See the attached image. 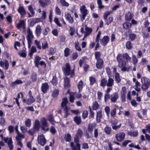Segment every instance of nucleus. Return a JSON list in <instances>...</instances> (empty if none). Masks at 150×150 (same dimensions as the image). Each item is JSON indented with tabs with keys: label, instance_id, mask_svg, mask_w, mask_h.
I'll return each mask as SVG.
<instances>
[{
	"label": "nucleus",
	"instance_id": "f257e3e1",
	"mask_svg": "<svg viewBox=\"0 0 150 150\" xmlns=\"http://www.w3.org/2000/svg\"><path fill=\"white\" fill-rule=\"evenodd\" d=\"M62 69L64 74L67 76H70L71 78L74 76V68L72 69H71V66L68 63H66L64 66L63 67Z\"/></svg>",
	"mask_w": 150,
	"mask_h": 150
},
{
	"label": "nucleus",
	"instance_id": "f03ea898",
	"mask_svg": "<svg viewBox=\"0 0 150 150\" xmlns=\"http://www.w3.org/2000/svg\"><path fill=\"white\" fill-rule=\"evenodd\" d=\"M141 82L142 83V89L143 91L147 90L150 86V80L146 77L141 79Z\"/></svg>",
	"mask_w": 150,
	"mask_h": 150
},
{
	"label": "nucleus",
	"instance_id": "7ed1b4c3",
	"mask_svg": "<svg viewBox=\"0 0 150 150\" xmlns=\"http://www.w3.org/2000/svg\"><path fill=\"white\" fill-rule=\"evenodd\" d=\"M79 137L76 135L74 137V142L76 143V146L73 142L70 143V146L72 150H80V145L79 143Z\"/></svg>",
	"mask_w": 150,
	"mask_h": 150
},
{
	"label": "nucleus",
	"instance_id": "20e7f679",
	"mask_svg": "<svg viewBox=\"0 0 150 150\" xmlns=\"http://www.w3.org/2000/svg\"><path fill=\"white\" fill-rule=\"evenodd\" d=\"M27 32L28 34L26 38L28 42V48H29L30 47L32 43V41L33 39L34 36L33 35V32L30 28H28L27 29Z\"/></svg>",
	"mask_w": 150,
	"mask_h": 150
},
{
	"label": "nucleus",
	"instance_id": "39448f33",
	"mask_svg": "<svg viewBox=\"0 0 150 150\" xmlns=\"http://www.w3.org/2000/svg\"><path fill=\"white\" fill-rule=\"evenodd\" d=\"M40 122L42 130L44 132L48 131L49 128L47 120L45 117H42L40 120Z\"/></svg>",
	"mask_w": 150,
	"mask_h": 150
},
{
	"label": "nucleus",
	"instance_id": "423d86ee",
	"mask_svg": "<svg viewBox=\"0 0 150 150\" xmlns=\"http://www.w3.org/2000/svg\"><path fill=\"white\" fill-rule=\"evenodd\" d=\"M116 58L118 63V66L120 67H124L126 66L127 62L122 59V55L121 54H118Z\"/></svg>",
	"mask_w": 150,
	"mask_h": 150
},
{
	"label": "nucleus",
	"instance_id": "0eeeda50",
	"mask_svg": "<svg viewBox=\"0 0 150 150\" xmlns=\"http://www.w3.org/2000/svg\"><path fill=\"white\" fill-rule=\"evenodd\" d=\"M37 140L38 143L42 146H44L47 142L45 136L42 134L38 135Z\"/></svg>",
	"mask_w": 150,
	"mask_h": 150
},
{
	"label": "nucleus",
	"instance_id": "6e6552de",
	"mask_svg": "<svg viewBox=\"0 0 150 150\" xmlns=\"http://www.w3.org/2000/svg\"><path fill=\"white\" fill-rule=\"evenodd\" d=\"M80 10L81 13L82 14L81 18L83 20H84L88 13V10L86 9V6L84 5H82L80 7Z\"/></svg>",
	"mask_w": 150,
	"mask_h": 150
},
{
	"label": "nucleus",
	"instance_id": "1a4fd4ad",
	"mask_svg": "<svg viewBox=\"0 0 150 150\" xmlns=\"http://www.w3.org/2000/svg\"><path fill=\"white\" fill-rule=\"evenodd\" d=\"M68 103L67 99L66 98H64L63 99V101L61 103L62 107L64 108L63 110L66 113V115L65 116V117H67V115L68 109L66 106L67 103Z\"/></svg>",
	"mask_w": 150,
	"mask_h": 150
},
{
	"label": "nucleus",
	"instance_id": "9d476101",
	"mask_svg": "<svg viewBox=\"0 0 150 150\" xmlns=\"http://www.w3.org/2000/svg\"><path fill=\"white\" fill-rule=\"evenodd\" d=\"M125 136V135L124 132H120L116 134L115 138L117 141L121 142L124 139Z\"/></svg>",
	"mask_w": 150,
	"mask_h": 150
},
{
	"label": "nucleus",
	"instance_id": "9b49d317",
	"mask_svg": "<svg viewBox=\"0 0 150 150\" xmlns=\"http://www.w3.org/2000/svg\"><path fill=\"white\" fill-rule=\"evenodd\" d=\"M39 3L42 8H46L50 4L51 1L50 0H38Z\"/></svg>",
	"mask_w": 150,
	"mask_h": 150
},
{
	"label": "nucleus",
	"instance_id": "f8f14e48",
	"mask_svg": "<svg viewBox=\"0 0 150 150\" xmlns=\"http://www.w3.org/2000/svg\"><path fill=\"white\" fill-rule=\"evenodd\" d=\"M110 40L109 37L108 36H104L100 40V44L103 46L106 45Z\"/></svg>",
	"mask_w": 150,
	"mask_h": 150
},
{
	"label": "nucleus",
	"instance_id": "ddd939ff",
	"mask_svg": "<svg viewBox=\"0 0 150 150\" xmlns=\"http://www.w3.org/2000/svg\"><path fill=\"white\" fill-rule=\"evenodd\" d=\"M42 31V27L40 25H37L35 27V31L36 35L37 37H39Z\"/></svg>",
	"mask_w": 150,
	"mask_h": 150
},
{
	"label": "nucleus",
	"instance_id": "4468645a",
	"mask_svg": "<svg viewBox=\"0 0 150 150\" xmlns=\"http://www.w3.org/2000/svg\"><path fill=\"white\" fill-rule=\"evenodd\" d=\"M64 87L65 88H68L71 86L70 80L67 77H66L64 79Z\"/></svg>",
	"mask_w": 150,
	"mask_h": 150
},
{
	"label": "nucleus",
	"instance_id": "2eb2a0df",
	"mask_svg": "<svg viewBox=\"0 0 150 150\" xmlns=\"http://www.w3.org/2000/svg\"><path fill=\"white\" fill-rule=\"evenodd\" d=\"M49 87V85L47 83H42L41 86L42 92L44 93H46L48 90Z\"/></svg>",
	"mask_w": 150,
	"mask_h": 150
},
{
	"label": "nucleus",
	"instance_id": "dca6fc26",
	"mask_svg": "<svg viewBox=\"0 0 150 150\" xmlns=\"http://www.w3.org/2000/svg\"><path fill=\"white\" fill-rule=\"evenodd\" d=\"M40 127V123L39 121L38 120H35V121L34 124L33 128L35 130L38 132L39 130Z\"/></svg>",
	"mask_w": 150,
	"mask_h": 150
},
{
	"label": "nucleus",
	"instance_id": "f3484780",
	"mask_svg": "<svg viewBox=\"0 0 150 150\" xmlns=\"http://www.w3.org/2000/svg\"><path fill=\"white\" fill-rule=\"evenodd\" d=\"M103 61L102 59L97 60L96 65L97 68L101 69L103 67Z\"/></svg>",
	"mask_w": 150,
	"mask_h": 150
},
{
	"label": "nucleus",
	"instance_id": "a211bd4d",
	"mask_svg": "<svg viewBox=\"0 0 150 150\" xmlns=\"http://www.w3.org/2000/svg\"><path fill=\"white\" fill-rule=\"evenodd\" d=\"M65 17L66 19L68 21L69 23H72L74 22V20L70 14L68 13H65Z\"/></svg>",
	"mask_w": 150,
	"mask_h": 150
},
{
	"label": "nucleus",
	"instance_id": "6ab92c4d",
	"mask_svg": "<svg viewBox=\"0 0 150 150\" xmlns=\"http://www.w3.org/2000/svg\"><path fill=\"white\" fill-rule=\"evenodd\" d=\"M119 97V96L117 93H114L111 95L110 100L111 102L114 103L116 102Z\"/></svg>",
	"mask_w": 150,
	"mask_h": 150
},
{
	"label": "nucleus",
	"instance_id": "aec40b11",
	"mask_svg": "<svg viewBox=\"0 0 150 150\" xmlns=\"http://www.w3.org/2000/svg\"><path fill=\"white\" fill-rule=\"evenodd\" d=\"M4 65L5 66V69L7 70L8 69L9 67L8 62L7 60H5L4 62H2V61L0 62V66L1 67H4Z\"/></svg>",
	"mask_w": 150,
	"mask_h": 150
},
{
	"label": "nucleus",
	"instance_id": "412c9836",
	"mask_svg": "<svg viewBox=\"0 0 150 150\" xmlns=\"http://www.w3.org/2000/svg\"><path fill=\"white\" fill-rule=\"evenodd\" d=\"M25 23L24 20H21L19 23L16 25V27L19 29L21 28H24L25 27Z\"/></svg>",
	"mask_w": 150,
	"mask_h": 150
},
{
	"label": "nucleus",
	"instance_id": "4be33fe9",
	"mask_svg": "<svg viewBox=\"0 0 150 150\" xmlns=\"http://www.w3.org/2000/svg\"><path fill=\"white\" fill-rule=\"evenodd\" d=\"M97 125L96 123L93 122L92 124H89L88 125V132H92L93 129L96 127Z\"/></svg>",
	"mask_w": 150,
	"mask_h": 150
},
{
	"label": "nucleus",
	"instance_id": "5701e85b",
	"mask_svg": "<svg viewBox=\"0 0 150 150\" xmlns=\"http://www.w3.org/2000/svg\"><path fill=\"white\" fill-rule=\"evenodd\" d=\"M17 11L22 16H23L26 14L25 11L23 6H19L17 9Z\"/></svg>",
	"mask_w": 150,
	"mask_h": 150
},
{
	"label": "nucleus",
	"instance_id": "b1692460",
	"mask_svg": "<svg viewBox=\"0 0 150 150\" xmlns=\"http://www.w3.org/2000/svg\"><path fill=\"white\" fill-rule=\"evenodd\" d=\"M96 121L97 122L99 123L101 121L102 117V112L101 111H98L96 113Z\"/></svg>",
	"mask_w": 150,
	"mask_h": 150
},
{
	"label": "nucleus",
	"instance_id": "393cba45",
	"mask_svg": "<svg viewBox=\"0 0 150 150\" xmlns=\"http://www.w3.org/2000/svg\"><path fill=\"white\" fill-rule=\"evenodd\" d=\"M123 59L125 60L126 62H128L130 61L131 57L129 56L128 54L126 53H124L122 56Z\"/></svg>",
	"mask_w": 150,
	"mask_h": 150
},
{
	"label": "nucleus",
	"instance_id": "a878e982",
	"mask_svg": "<svg viewBox=\"0 0 150 150\" xmlns=\"http://www.w3.org/2000/svg\"><path fill=\"white\" fill-rule=\"evenodd\" d=\"M47 120L52 125H54L56 122L55 121L54 117L51 114H50L47 116Z\"/></svg>",
	"mask_w": 150,
	"mask_h": 150
},
{
	"label": "nucleus",
	"instance_id": "bb28decb",
	"mask_svg": "<svg viewBox=\"0 0 150 150\" xmlns=\"http://www.w3.org/2000/svg\"><path fill=\"white\" fill-rule=\"evenodd\" d=\"M132 16V14L130 12L128 11L125 15V19L127 21H129L131 20Z\"/></svg>",
	"mask_w": 150,
	"mask_h": 150
},
{
	"label": "nucleus",
	"instance_id": "cd10ccee",
	"mask_svg": "<svg viewBox=\"0 0 150 150\" xmlns=\"http://www.w3.org/2000/svg\"><path fill=\"white\" fill-rule=\"evenodd\" d=\"M84 86V83H83L82 80H81L78 82V84L77 85V87L79 89V92H80L82 91L83 87Z\"/></svg>",
	"mask_w": 150,
	"mask_h": 150
},
{
	"label": "nucleus",
	"instance_id": "c85d7f7f",
	"mask_svg": "<svg viewBox=\"0 0 150 150\" xmlns=\"http://www.w3.org/2000/svg\"><path fill=\"white\" fill-rule=\"evenodd\" d=\"M85 30L86 31L85 33V37H87L90 34L92 31V28H89L86 26H85Z\"/></svg>",
	"mask_w": 150,
	"mask_h": 150
},
{
	"label": "nucleus",
	"instance_id": "c756f323",
	"mask_svg": "<svg viewBox=\"0 0 150 150\" xmlns=\"http://www.w3.org/2000/svg\"><path fill=\"white\" fill-rule=\"evenodd\" d=\"M126 93V87H123L122 88L121 91V97L122 99H125Z\"/></svg>",
	"mask_w": 150,
	"mask_h": 150
},
{
	"label": "nucleus",
	"instance_id": "7c9ffc66",
	"mask_svg": "<svg viewBox=\"0 0 150 150\" xmlns=\"http://www.w3.org/2000/svg\"><path fill=\"white\" fill-rule=\"evenodd\" d=\"M114 80L111 78L109 77L107 82V86L108 87H111L114 84Z\"/></svg>",
	"mask_w": 150,
	"mask_h": 150
},
{
	"label": "nucleus",
	"instance_id": "2f4dec72",
	"mask_svg": "<svg viewBox=\"0 0 150 150\" xmlns=\"http://www.w3.org/2000/svg\"><path fill=\"white\" fill-rule=\"evenodd\" d=\"M87 59V57L86 56H84L80 59L79 64L80 67H81L83 64L86 62V60Z\"/></svg>",
	"mask_w": 150,
	"mask_h": 150
},
{
	"label": "nucleus",
	"instance_id": "473e14b6",
	"mask_svg": "<svg viewBox=\"0 0 150 150\" xmlns=\"http://www.w3.org/2000/svg\"><path fill=\"white\" fill-rule=\"evenodd\" d=\"M93 109L94 110H97L99 108V105L96 101L93 102L92 106Z\"/></svg>",
	"mask_w": 150,
	"mask_h": 150
},
{
	"label": "nucleus",
	"instance_id": "72a5a7b5",
	"mask_svg": "<svg viewBox=\"0 0 150 150\" xmlns=\"http://www.w3.org/2000/svg\"><path fill=\"white\" fill-rule=\"evenodd\" d=\"M37 49L36 47L34 46H32L30 50L29 51V55L30 56V57H31L33 55V53L36 52Z\"/></svg>",
	"mask_w": 150,
	"mask_h": 150
},
{
	"label": "nucleus",
	"instance_id": "f704fd0d",
	"mask_svg": "<svg viewBox=\"0 0 150 150\" xmlns=\"http://www.w3.org/2000/svg\"><path fill=\"white\" fill-rule=\"evenodd\" d=\"M41 58L38 56H36L34 59V63L35 64V66L38 67L39 65V61L41 60Z\"/></svg>",
	"mask_w": 150,
	"mask_h": 150
},
{
	"label": "nucleus",
	"instance_id": "c9c22d12",
	"mask_svg": "<svg viewBox=\"0 0 150 150\" xmlns=\"http://www.w3.org/2000/svg\"><path fill=\"white\" fill-rule=\"evenodd\" d=\"M29 97V98L27 99V104L29 105L35 102V100L33 96Z\"/></svg>",
	"mask_w": 150,
	"mask_h": 150
},
{
	"label": "nucleus",
	"instance_id": "e433bc0d",
	"mask_svg": "<svg viewBox=\"0 0 150 150\" xmlns=\"http://www.w3.org/2000/svg\"><path fill=\"white\" fill-rule=\"evenodd\" d=\"M23 83L22 81L18 79L15 81L11 82V86L12 87H14L16 85L21 84Z\"/></svg>",
	"mask_w": 150,
	"mask_h": 150
},
{
	"label": "nucleus",
	"instance_id": "4c0bfd02",
	"mask_svg": "<svg viewBox=\"0 0 150 150\" xmlns=\"http://www.w3.org/2000/svg\"><path fill=\"white\" fill-rule=\"evenodd\" d=\"M140 86V84L139 82L138 81H137L135 83L134 86V89L136 91L138 92H139L140 91L141 89L139 88Z\"/></svg>",
	"mask_w": 150,
	"mask_h": 150
},
{
	"label": "nucleus",
	"instance_id": "58836bf2",
	"mask_svg": "<svg viewBox=\"0 0 150 150\" xmlns=\"http://www.w3.org/2000/svg\"><path fill=\"white\" fill-rule=\"evenodd\" d=\"M25 125L26 127H30L31 125V120L29 119H27L24 122Z\"/></svg>",
	"mask_w": 150,
	"mask_h": 150
},
{
	"label": "nucleus",
	"instance_id": "ea45409f",
	"mask_svg": "<svg viewBox=\"0 0 150 150\" xmlns=\"http://www.w3.org/2000/svg\"><path fill=\"white\" fill-rule=\"evenodd\" d=\"M117 122L114 123L113 122H112V129L115 130H116L117 129L120 128L121 125V124L120 123L118 125H115L117 124Z\"/></svg>",
	"mask_w": 150,
	"mask_h": 150
},
{
	"label": "nucleus",
	"instance_id": "a19ab883",
	"mask_svg": "<svg viewBox=\"0 0 150 150\" xmlns=\"http://www.w3.org/2000/svg\"><path fill=\"white\" fill-rule=\"evenodd\" d=\"M107 80L105 79H101L100 85L103 87H104L105 86H107Z\"/></svg>",
	"mask_w": 150,
	"mask_h": 150
},
{
	"label": "nucleus",
	"instance_id": "79ce46f5",
	"mask_svg": "<svg viewBox=\"0 0 150 150\" xmlns=\"http://www.w3.org/2000/svg\"><path fill=\"white\" fill-rule=\"evenodd\" d=\"M12 141L11 138H10L8 142V144L9 148V150H12L13 148V146L12 144Z\"/></svg>",
	"mask_w": 150,
	"mask_h": 150
},
{
	"label": "nucleus",
	"instance_id": "37998d69",
	"mask_svg": "<svg viewBox=\"0 0 150 150\" xmlns=\"http://www.w3.org/2000/svg\"><path fill=\"white\" fill-rule=\"evenodd\" d=\"M74 120L78 125L80 124L81 122V119L80 117L76 116L74 118Z\"/></svg>",
	"mask_w": 150,
	"mask_h": 150
},
{
	"label": "nucleus",
	"instance_id": "c03bdc74",
	"mask_svg": "<svg viewBox=\"0 0 150 150\" xmlns=\"http://www.w3.org/2000/svg\"><path fill=\"white\" fill-rule=\"evenodd\" d=\"M128 134L131 136L134 137H137L138 136V131H137L134 132H128Z\"/></svg>",
	"mask_w": 150,
	"mask_h": 150
},
{
	"label": "nucleus",
	"instance_id": "a18cd8bd",
	"mask_svg": "<svg viewBox=\"0 0 150 150\" xmlns=\"http://www.w3.org/2000/svg\"><path fill=\"white\" fill-rule=\"evenodd\" d=\"M132 26V24L128 22H125L123 24V27L126 29L130 28Z\"/></svg>",
	"mask_w": 150,
	"mask_h": 150
},
{
	"label": "nucleus",
	"instance_id": "49530a36",
	"mask_svg": "<svg viewBox=\"0 0 150 150\" xmlns=\"http://www.w3.org/2000/svg\"><path fill=\"white\" fill-rule=\"evenodd\" d=\"M71 136L69 134H65L64 137V139L66 142H70L71 140Z\"/></svg>",
	"mask_w": 150,
	"mask_h": 150
},
{
	"label": "nucleus",
	"instance_id": "de8ad7c7",
	"mask_svg": "<svg viewBox=\"0 0 150 150\" xmlns=\"http://www.w3.org/2000/svg\"><path fill=\"white\" fill-rule=\"evenodd\" d=\"M41 47L42 50H45L48 48V45L47 41H45L42 43Z\"/></svg>",
	"mask_w": 150,
	"mask_h": 150
},
{
	"label": "nucleus",
	"instance_id": "09e8293b",
	"mask_svg": "<svg viewBox=\"0 0 150 150\" xmlns=\"http://www.w3.org/2000/svg\"><path fill=\"white\" fill-rule=\"evenodd\" d=\"M60 3L62 6L64 7H68L69 6V4L65 0H60Z\"/></svg>",
	"mask_w": 150,
	"mask_h": 150
},
{
	"label": "nucleus",
	"instance_id": "8fccbe9b",
	"mask_svg": "<svg viewBox=\"0 0 150 150\" xmlns=\"http://www.w3.org/2000/svg\"><path fill=\"white\" fill-rule=\"evenodd\" d=\"M30 79L33 82L37 80V74L36 73H33L30 76Z\"/></svg>",
	"mask_w": 150,
	"mask_h": 150
},
{
	"label": "nucleus",
	"instance_id": "3c124183",
	"mask_svg": "<svg viewBox=\"0 0 150 150\" xmlns=\"http://www.w3.org/2000/svg\"><path fill=\"white\" fill-rule=\"evenodd\" d=\"M64 56L67 57L70 54V49L68 48H66L64 50Z\"/></svg>",
	"mask_w": 150,
	"mask_h": 150
},
{
	"label": "nucleus",
	"instance_id": "603ef678",
	"mask_svg": "<svg viewBox=\"0 0 150 150\" xmlns=\"http://www.w3.org/2000/svg\"><path fill=\"white\" fill-rule=\"evenodd\" d=\"M89 81H90V84L91 86H92L96 82V80L95 78L91 76L89 78Z\"/></svg>",
	"mask_w": 150,
	"mask_h": 150
},
{
	"label": "nucleus",
	"instance_id": "864d4df0",
	"mask_svg": "<svg viewBox=\"0 0 150 150\" xmlns=\"http://www.w3.org/2000/svg\"><path fill=\"white\" fill-rule=\"evenodd\" d=\"M24 137L25 136L24 135L21 133H18L16 137V140H21L22 139H23Z\"/></svg>",
	"mask_w": 150,
	"mask_h": 150
},
{
	"label": "nucleus",
	"instance_id": "5fc2aeb1",
	"mask_svg": "<svg viewBox=\"0 0 150 150\" xmlns=\"http://www.w3.org/2000/svg\"><path fill=\"white\" fill-rule=\"evenodd\" d=\"M115 81L119 83L120 82L121 79L120 77L119 74L118 73H116L115 74Z\"/></svg>",
	"mask_w": 150,
	"mask_h": 150
},
{
	"label": "nucleus",
	"instance_id": "6e6d98bb",
	"mask_svg": "<svg viewBox=\"0 0 150 150\" xmlns=\"http://www.w3.org/2000/svg\"><path fill=\"white\" fill-rule=\"evenodd\" d=\"M97 3L98 6V8L100 9L103 8L104 6L102 5V2L101 0H97Z\"/></svg>",
	"mask_w": 150,
	"mask_h": 150
},
{
	"label": "nucleus",
	"instance_id": "4d7b16f0",
	"mask_svg": "<svg viewBox=\"0 0 150 150\" xmlns=\"http://www.w3.org/2000/svg\"><path fill=\"white\" fill-rule=\"evenodd\" d=\"M132 63L134 65H136L138 62V59L136 56L132 54Z\"/></svg>",
	"mask_w": 150,
	"mask_h": 150
},
{
	"label": "nucleus",
	"instance_id": "13d9d810",
	"mask_svg": "<svg viewBox=\"0 0 150 150\" xmlns=\"http://www.w3.org/2000/svg\"><path fill=\"white\" fill-rule=\"evenodd\" d=\"M105 132L108 134H110L111 132V129L108 126L105 127L104 129Z\"/></svg>",
	"mask_w": 150,
	"mask_h": 150
},
{
	"label": "nucleus",
	"instance_id": "bf43d9fd",
	"mask_svg": "<svg viewBox=\"0 0 150 150\" xmlns=\"http://www.w3.org/2000/svg\"><path fill=\"white\" fill-rule=\"evenodd\" d=\"M74 93L73 92L71 93L70 94L69 100L71 103H73L74 102L75 99L74 97Z\"/></svg>",
	"mask_w": 150,
	"mask_h": 150
},
{
	"label": "nucleus",
	"instance_id": "052dcab7",
	"mask_svg": "<svg viewBox=\"0 0 150 150\" xmlns=\"http://www.w3.org/2000/svg\"><path fill=\"white\" fill-rule=\"evenodd\" d=\"M83 134V132L80 129H79L77 131L76 134V135L79 137H81Z\"/></svg>",
	"mask_w": 150,
	"mask_h": 150
},
{
	"label": "nucleus",
	"instance_id": "680f3d73",
	"mask_svg": "<svg viewBox=\"0 0 150 150\" xmlns=\"http://www.w3.org/2000/svg\"><path fill=\"white\" fill-rule=\"evenodd\" d=\"M137 35L134 33H132L129 35V39L131 41L134 40L136 38Z\"/></svg>",
	"mask_w": 150,
	"mask_h": 150
},
{
	"label": "nucleus",
	"instance_id": "e2e57ef3",
	"mask_svg": "<svg viewBox=\"0 0 150 150\" xmlns=\"http://www.w3.org/2000/svg\"><path fill=\"white\" fill-rule=\"evenodd\" d=\"M35 44L37 46V47L39 49L41 50L42 49L41 46L40 44V42L37 40H35Z\"/></svg>",
	"mask_w": 150,
	"mask_h": 150
},
{
	"label": "nucleus",
	"instance_id": "0e129e2a",
	"mask_svg": "<svg viewBox=\"0 0 150 150\" xmlns=\"http://www.w3.org/2000/svg\"><path fill=\"white\" fill-rule=\"evenodd\" d=\"M126 48L128 50H131L132 48V45L131 42L129 41H127L126 43Z\"/></svg>",
	"mask_w": 150,
	"mask_h": 150
},
{
	"label": "nucleus",
	"instance_id": "69168bd1",
	"mask_svg": "<svg viewBox=\"0 0 150 150\" xmlns=\"http://www.w3.org/2000/svg\"><path fill=\"white\" fill-rule=\"evenodd\" d=\"M49 31L50 28L48 27H46L44 29L43 32V34L44 35V36H46L47 35L48 33L49 32Z\"/></svg>",
	"mask_w": 150,
	"mask_h": 150
},
{
	"label": "nucleus",
	"instance_id": "338daca9",
	"mask_svg": "<svg viewBox=\"0 0 150 150\" xmlns=\"http://www.w3.org/2000/svg\"><path fill=\"white\" fill-rule=\"evenodd\" d=\"M20 129L21 132L23 133L28 132L27 129L26 127L24 126H22L20 127Z\"/></svg>",
	"mask_w": 150,
	"mask_h": 150
},
{
	"label": "nucleus",
	"instance_id": "774afa93",
	"mask_svg": "<svg viewBox=\"0 0 150 150\" xmlns=\"http://www.w3.org/2000/svg\"><path fill=\"white\" fill-rule=\"evenodd\" d=\"M101 55V54L99 52H96L95 53V57L97 60L101 59L100 58Z\"/></svg>",
	"mask_w": 150,
	"mask_h": 150
}]
</instances>
